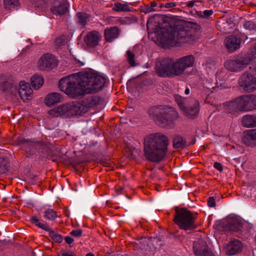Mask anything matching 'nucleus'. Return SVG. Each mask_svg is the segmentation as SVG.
<instances>
[{
	"mask_svg": "<svg viewBox=\"0 0 256 256\" xmlns=\"http://www.w3.org/2000/svg\"><path fill=\"white\" fill-rule=\"evenodd\" d=\"M31 84L34 89H38L41 87L44 84V79L41 76H34L31 78Z\"/></svg>",
	"mask_w": 256,
	"mask_h": 256,
	"instance_id": "obj_28",
	"label": "nucleus"
},
{
	"mask_svg": "<svg viewBox=\"0 0 256 256\" xmlns=\"http://www.w3.org/2000/svg\"><path fill=\"white\" fill-rule=\"evenodd\" d=\"M100 101V99L98 96H91L83 100L82 102H80V107L82 115L86 113L90 108L98 105Z\"/></svg>",
	"mask_w": 256,
	"mask_h": 256,
	"instance_id": "obj_16",
	"label": "nucleus"
},
{
	"mask_svg": "<svg viewBox=\"0 0 256 256\" xmlns=\"http://www.w3.org/2000/svg\"><path fill=\"white\" fill-rule=\"evenodd\" d=\"M252 52L256 54V45L254 46L252 49Z\"/></svg>",
	"mask_w": 256,
	"mask_h": 256,
	"instance_id": "obj_46",
	"label": "nucleus"
},
{
	"mask_svg": "<svg viewBox=\"0 0 256 256\" xmlns=\"http://www.w3.org/2000/svg\"><path fill=\"white\" fill-rule=\"evenodd\" d=\"M157 38L163 46H172L189 42L192 40V36L189 30L183 25H178L167 30H161Z\"/></svg>",
	"mask_w": 256,
	"mask_h": 256,
	"instance_id": "obj_4",
	"label": "nucleus"
},
{
	"mask_svg": "<svg viewBox=\"0 0 256 256\" xmlns=\"http://www.w3.org/2000/svg\"><path fill=\"white\" fill-rule=\"evenodd\" d=\"M86 256H95L94 254L92 252L88 253Z\"/></svg>",
	"mask_w": 256,
	"mask_h": 256,
	"instance_id": "obj_47",
	"label": "nucleus"
},
{
	"mask_svg": "<svg viewBox=\"0 0 256 256\" xmlns=\"http://www.w3.org/2000/svg\"><path fill=\"white\" fill-rule=\"evenodd\" d=\"M168 140L161 133L151 134L144 140V152L146 159L154 162L162 161L168 152Z\"/></svg>",
	"mask_w": 256,
	"mask_h": 256,
	"instance_id": "obj_3",
	"label": "nucleus"
},
{
	"mask_svg": "<svg viewBox=\"0 0 256 256\" xmlns=\"http://www.w3.org/2000/svg\"><path fill=\"white\" fill-rule=\"evenodd\" d=\"M64 240L66 242L69 244H72L74 241V239L69 236H66Z\"/></svg>",
	"mask_w": 256,
	"mask_h": 256,
	"instance_id": "obj_42",
	"label": "nucleus"
},
{
	"mask_svg": "<svg viewBox=\"0 0 256 256\" xmlns=\"http://www.w3.org/2000/svg\"><path fill=\"white\" fill-rule=\"evenodd\" d=\"M244 248L242 242L237 239H232L224 247L225 254L228 256H232L241 252Z\"/></svg>",
	"mask_w": 256,
	"mask_h": 256,
	"instance_id": "obj_14",
	"label": "nucleus"
},
{
	"mask_svg": "<svg viewBox=\"0 0 256 256\" xmlns=\"http://www.w3.org/2000/svg\"><path fill=\"white\" fill-rule=\"evenodd\" d=\"M244 27L250 30H256V22L252 21L246 22L244 24Z\"/></svg>",
	"mask_w": 256,
	"mask_h": 256,
	"instance_id": "obj_34",
	"label": "nucleus"
},
{
	"mask_svg": "<svg viewBox=\"0 0 256 256\" xmlns=\"http://www.w3.org/2000/svg\"><path fill=\"white\" fill-rule=\"evenodd\" d=\"M130 16H129V17H128L129 20L130 19Z\"/></svg>",
	"mask_w": 256,
	"mask_h": 256,
	"instance_id": "obj_54",
	"label": "nucleus"
},
{
	"mask_svg": "<svg viewBox=\"0 0 256 256\" xmlns=\"http://www.w3.org/2000/svg\"><path fill=\"white\" fill-rule=\"evenodd\" d=\"M4 7L6 9L12 10L16 8L18 4V0H3Z\"/></svg>",
	"mask_w": 256,
	"mask_h": 256,
	"instance_id": "obj_32",
	"label": "nucleus"
},
{
	"mask_svg": "<svg viewBox=\"0 0 256 256\" xmlns=\"http://www.w3.org/2000/svg\"><path fill=\"white\" fill-rule=\"evenodd\" d=\"M194 254L196 256H214L206 241L198 239L193 244Z\"/></svg>",
	"mask_w": 256,
	"mask_h": 256,
	"instance_id": "obj_13",
	"label": "nucleus"
},
{
	"mask_svg": "<svg viewBox=\"0 0 256 256\" xmlns=\"http://www.w3.org/2000/svg\"><path fill=\"white\" fill-rule=\"evenodd\" d=\"M172 146L174 148H184L186 146V141L180 136H176L172 142Z\"/></svg>",
	"mask_w": 256,
	"mask_h": 256,
	"instance_id": "obj_26",
	"label": "nucleus"
},
{
	"mask_svg": "<svg viewBox=\"0 0 256 256\" xmlns=\"http://www.w3.org/2000/svg\"><path fill=\"white\" fill-rule=\"evenodd\" d=\"M135 55L129 52V66H135L139 64V63L135 60Z\"/></svg>",
	"mask_w": 256,
	"mask_h": 256,
	"instance_id": "obj_35",
	"label": "nucleus"
},
{
	"mask_svg": "<svg viewBox=\"0 0 256 256\" xmlns=\"http://www.w3.org/2000/svg\"><path fill=\"white\" fill-rule=\"evenodd\" d=\"M240 40L234 36H228L224 40L225 46L230 52H232L240 48Z\"/></svg>",
	"mask_w": 256,
	"mask_h": 256,
	"instance_id": "obj_19",
	"label": "nucleus"
},
{
	"mask_svg": "<svg viewBox=\"0 0 256 256\" xmlns=\"http://www.w3.org/2000/svg\"><path fill=\"white\" fill-rule=\"evenodd\" d=\"M69 4L66 0L54 2L50 6V11L54 15L62 16L68 10Z\"/></svg>",
	"mask_w": 256,
	"mask_h": 256,
	"instance_id": "obj_17",
	"label": "nucleus"
},
{
	"mask_svg": "<svg viewBox=\"0 0 256 256\" xmlns=\"http://www.w3.org/2000/svg\"><path fill=\"white\" fill-rule=\"evenodd\" d=\"M126 88H128V82H127L126 84Z\"/></svg>",
	"mask_w": 256,
	"mask_h": 256,
	"instance_id": "obj_51",
	"label": "nucleus"
},
{
	"mask_svg": "<svg viewBox=\"0 0 256 256\" xmlns=\"http://www.w3.org/2000/svg\"><path fill=\"white\" fill-rule=\"evenodd\" d=\"M30 222L36 226L46 231L49 232V236L52 240L56 242H61L62 240V238L61 235L56 233L54 230H52L50 226L42 222L36 216H32L30 218Z\"/></svg>",
	"mask_w": 256,
	"mask_h": 256,
	"instance_id": "obj_12",
	"label": "nucleus"
},
{
	"mask_svg": "<svg viewBox=\"0 0 256 256\" xmlns=\"http://www.w3.org/2000/svg\"><path fill=\"white\" fill-rule=\"evenodd\" d=\"M195 58L192 55H188L176 60L164 58L156 62V72L158 76L172 78L182 74L189 68L193 66Z\"/></svg>",
	"mask_w": 256,
	"mask_h": 256,
	"instance_id": "obj_2",
	"label": "nucleus"
},
{
	"mask_svg": "<svg viewBox=\"0 0 256 256\" xmlns=\"http://www.w3.org/2000/svg\"><path fill=\"white\" fill-rule=\"evenodd\" d=\"M126 54L128 56V51L126 52Z\"/></svg>",
	"mask_w": 256,
	"mask_h": 256,
	"instance_id": "obj_52",
	"label": "nucleus"
},
{
	"mask_svg": "<svg viewBox=\"0 0 256 256\" xmlns=\"http://www.w3.org/2000/svg\"><path fill=\"white\" fill-rule=\"evenodd\" d=\"M225 110L234 114L239 112H248L256 110V95L252 94L240 96L233 100L224 104Z\"/></svg>",
	"mask_w": 256,
	"mask_h": 256,
	"instance_id": "obj_6",
	"label": "nucleus"
},
{
	"mask_svg": "<svg viewBox=\"0 0 256 256\" xmlns=\"http://www.w3.org/2000/svg\"><path fill=\"white\" fill-rule=\"evenodd\" d=\"M106 79L94 72H78L60 78V90L72 98L95 94L104 87Z\"/></svg>",
	"mask_w": 256,
	"mask_h": 256,
	"instance_id": "obj_1",
	"label": "nucleus"
},
{
	"mask_svg": "<svg viewBox=\"0 0 256 256\" xmlns=\"http://www.w3.org/2000/svg\"><path fill=\"white\" fill-rule=\"evenodd\" d=\"M196 214L186 208H176L174 222L181 230H192L196 228Z\"/></svg>",
	"mask_w": 256,
	"mask_h": 256,
	"instance_id": "obj_8",
	"label": "nucleus"
},
{
	"mask_svg": "<svg viewBox=\"0 0 256 256\" xmlns=\"http://www.w3.org/2000/svg\"><path fill=\"white\" fill-rule=\"evenodd\" d=\"M56 66L57 61L55 56L50 54L43 55L38 62V66L41 70H44L47 68H52Z\"/></svg>",
	"mask_w": 256,
	"mask_h": 256,
	"instance_id": "obj_15",
	"label": "nucleus"
},
{
	"mask_svg": "<svg viewBox=\"0 0 256 256\" xmlns=\"http://www.w3.org/2000/svg\"><path fill=\"white\" fill-rule=\"evenodd\" d=\"M148 114L157 124L162 128H172L174 121L178 118V114L174 108L164 106L150 108Z\"/></svg>",
	"mask_w": 256,
	"mask_h": 256,
	"instance_id": "obj_5",
	"label": "nucleus"
},
{
	"mask_svg": "<svg viewBox=\"0 0 256 256\" xmlns=\"http://www.w3.org/2000/svg\"><path fill=\"white\" fill-rule=\"evenodd\" d=\"M156 6V3L155 2H150V7L148 8V10H147V12H150L152 11H154V8Z\"/></svg>",
	"mask_w": 256,
	"mask_h": 256,
	"instance_id": "obj_41",
	"label": "nucleus"
},
{
	"mask_svg": "<svg viewBox=\"0 0 256 256\" xmlns=\"http://www.w3.org/2000/svg\"><path fill=\"white\" fill-rule=\"evenodd\" d=\"M242 125L246 128L256 126V116L246 115L242 118Z\"/></svg>",
	"mask_w": 256,
	"mask_h": 256,
	"instance_id": "obj_25",
	"label": "nucleus"
},
{
	"mask_svg": "<svg viewBox=\"0 0 256 256\" xmlns=\"http://www.w3.org/2000/svg\"><path fill=\"white\" fill-rule=\"evenodd\" d=\"M227 226L230 231L238 232L242 230V224L236 218H230L227 220Z\"/></svg>",
	"mask_w": 256,
	"mask_h": 256,
	"instance_id": "obj_22",
	"label": "nucleus"
},
{
	"mask_svg": "<svg viewBox=\"0 0 256 256\" xmlns=\"http://www.w3.org/2000/svg\"><path fill=\"white\" fill-rule=\"evenodd\" d=\"M197 2L196 0L188 1L186 2V6L188 8H192L194 6V3Z\"/></svg>",
	"mask_w": 256,
	"mask_h": 256,
	"instance_id": "obj_40",
	"label": "nucleus"
},
{
	"mask_svg": "<svg viewBox=\"0 0 256 256\" xmlns=\"http://www.w3.org/2000/svg\"><path fill=\"white\" fill-rule=\"evenodd\" d=\"M190 92V89L188 88H186V90H185V92H184V93L186 94H189Z\"/></svg>",
	"mask_w": 256,
	"mask_h": 256,
	"instance_id": "obj_45",
	"label": "nucleus"
},
{
	"mask_svg": "<svg viewBox=\"0 0 256 256\" xmlns=\"http://www.w3.org/2000/svg\"><path fill=\"white\" fill-rule=\"evenodd\" d=\"M63 97L58 92H52L46 95L45 98V104L48 106H51L56 104L62 101Z\"/></svg>",
	"mask_w": 256,
	"mask_h": 256,
	"instance_id": "obj_21",
	"label": "nucleus"
},
{
	"mask_svg": "<svg viewBox=\"0 0 256 256\" xmlns=\"http://www.w3.org/2000/svg\"><path fill=\"white\" fill-rule=\"evenodd\" d=\"M128 154H129V157L132 156V152L131 150L129 149V153H128Z\"/></svg>",
	"mask_w": 256,
	"mask_h": 256,
	"instance_id": "obj_48",
	"label": "nucleus"
},
{
	"mask_svg": "<svg viewBox=\"0 0 256 256\" xmlns=\"http://www.w3.org/2000/svg\"><path fill=\"white\" fill-rule=\"evenodd\" d=\"M112 10L116 12H127L128 11V6L126 4L120 2H115Z\"/></svg>",
	"mask_w": 256,
	"mask_h": 256,
	"instance_id": "obj_31",
	"label": "nucleus"
},
{
	"mask_svg": "<svg viewBox=\"0 0 256 256\" xmlns=\"http://www.w3.org/2000/svg\"><path fill=\"white\" fill-rule=\"evenodd\" d=\"M44 218L48 220H54L57 217V213L52 208H47L44 212Z\"/></svg>",
	"mask_w": 256,
	"mask_h": 256,
	"instance_id": "obj_29",
	"label": "nucleus"
},
{
	"mask_svg": "<svg viewBox=\"0 0 256 256\" xmlns=\"http://www.w3.org/2000/svg\"><path fill=\"white\" fill-rule=\"evenodd\" d=\"M70 234L74 237L78 238L82 234V230L80 229L74 230L70 232Z\"/></svg>",
	"mask_w": 256,
	"mask_h": 256,
	"instance_id": "obj_37",
	"label": "nucleus"
},
{
	"mask_svg": "<svg viewBox=\"0 0 256 256\" xmlns=\"http://www.w3.org/2000/svg\"><path fill=\"white\" fill-rule=\"evenodd\" d=\"M119 30L117 27H111L104 30V37L106 41L112 42L119 35Z\"/></svg>",
	"mask_w": 256,
	"mask_h": 256,
	"instance_id": "obj_23",
	"label": "nucleus"
},
{
	"mask_svg": "<svg viewBox=\"0 0 256 256\" xmlns=\"http://www.w3.org/2000/svg\"><path fill=\"white\" fill-rule=\"evenodd\" d=\"M132 20H136V18H134V17L132 16Z\"/></svg>",
	"mask_w": 256,
	"mask_h": 256,
	"instance_id": "obj_50",
	"label": "nucleus"
},
{
	"mask_svg": "<svg viewBox=\"0 0 256 256\" xmlns=\"http://www.w3.org/2000/svg\"><path fill=\"white\" fill-rule=\"evenodd\" d=\"M174 99L180 108L183 111L184 114L188 118H194L196 117L199 112V102L194 100L192 106L187 108L185 106L186 100L179 95H175Z\"/></svg>",
	"mask_w": 256,
	"mask_h": 256,
	"instance_id": "obj_10",
	"label": "nucleus"
},
{
	"mask_svg": "<svg viewBox=\"0 0 256 256\" xmlns=\"http://www.w3.org/2000/svg\"><path fill=\"white\" fill-rule=\"evenodd\" d=\"M19 95L24 101L28 100L32 93L28 83L22 81L20 82Z\"/></svg>",
	"mask_w": 256,
	"mask_h": 256,
	"instance_id": "obj_20",
	"label": "nucleus"
},
{
	"mask_svg": "<svg viewBox=\"0 0 256 256\" xmlns=\"http://www.w3.org/2000/svg\"><path fill=\"white\" fill-rule=\"evenodd\" d=\"M65 43V40L63 36H60L57 38L54 41V44L56 46H60L64 45Z\"/></svg>",
	"mask_w": 256,
	"mask_h": 256,
	"instance_id": "obj_36",
	"label": "nucleus"
},
{
	"mask_svg": "<svg viewBox=\"0 0 256 256\" xmlns=\"http://www.w3.org/2000/svg\"><path fill=\"white\" fill-rule=\"evenodd\" d=\"M101 38V34L98 32L93 30L86 34L84 41L88 46L94 48L98 45Z\"/></svg>",
	"mask_w": 256,
	"mask_h": 256,
	"instance_id": "obj_18",
	"label": "nucleus"
},
{
	"mask_svg": "<svg viewBox=\"0 0 256 256\" xmlns=\"http://www.w3.org/2000/svg\"><path fill=\"white\" fill-rule=\"evenodd\" d=\"M242 140L248 146H250L252 144V140H256V129L248 130L246 132Z\"/></svg>",
	"mask_w": 256,
	"mask_h": 256,
	"instance_id": "obj_24",
	"label": "nucleus"
},
{
	"mask_svg": "<svg viewBox=\"0 0 256 256\" xmlns=\"http://www.w3.org/2000/svg\"><path fill=\"white\" fill-rule=\"evenodd\" d=\"M253 60L254 56L252 54H240L226 60L224 65L226 69L229 71L238 72L242 71Z\"/></svg>",
	"mask_w": 256,
	"mask_h": 256,
	"instance_id": "obj_9",
	"label": "nucleus"
},
{
	"mask_svg": "<svg viewBox=\"0 0 256 256\" xmlns=\"http://www.w3.org/2000/svg\"><path fill=\"white\" fill-rule=\"evenodd\" d=\"M88 18V15L84 12H79L76 15L77 23L82 28L86 25Z\"/></svg>",
	"mask_w": 256,
	"mask_h": 256,
	"instance_id": "obj_27",
	"label": "nucleus"
},
{
	"mask_svg": "<svg viewBox=\"0 0 256 256\" xmlns=\"http://www.w3.org/2000/svg\"><path fill=\"white\" fill-rule=\"evenodd\" d=\"M176 6V4L174 2H168L165 4V8H172Z\"/></svg>",
	"mask_w": 256,
	"mask_h": 256,
	"instance_id": "obj_43",
	"label": "nucleus"
},
{
	"mask_svg": "<svg viewBox=\"0 0 256 256\" xmlns=\"http://www.w3.org/2000/svg\"><path fill=\"white\" fill-rule=\"evenodd\" d=\"M128 10H129V12H130V11L132 10V9L130 8V7L129 6Z\"/></svg>",
	"mask_w": 256,
	"mask_h": 256,
	"instance_id": "obj_49",
	"label": "nucleus"
},
{
	"mask_svg": "<svg viewBox=\"0 0 256 256\" xmlns=\"http://www.w3.org/2000/svg\"><path fill=\"white\" fill-rule=\"evenodd\" d=\"M140 1L136 0V1H132V2H129V5H132V6H136L137 4H139Z\"/></svg>",
	"mask_w": 256,
	"mask_h": 256,
	"instance_id": "obj_44",
	"label": "nucleus"
},
{
	"mask_svg": "<svg viewBox=\"0 0 256 256\" xmlns=\"http://www.w3.org/2000/svg\"><path fill=\"white\" fill-rule=\"evenodd\" d=\"M80 102H70L63 104L48 112V114L52 117H61L64 118L82 116Z\"/></svg>",
	"mask_w": 256,
	"mask_h": 256,
	"instance_id": "obj_7",
	"label": "nucleus"
},
{
	"mask_svg": "<svg viewBox=\"0 0 256 256\" xmlns=\"http://www.w3.org/2000/svg\"><path fill=\"white\" fill-rule=\"evenodd\" d=\"M238 84L245 92H252L256 90V78L250 72L242 74L238 78Z\"/></svg>",
	"mask_w": 256,
	"mask_h": 256,
	"instance_id": "obj_11",
	"label": "nucleus"
},
{
	"mask_svg": "<svg viewBox=\"0 0 256 256\" xmlns=\"http://www.w3.org/2000/svg\"><path fill=\"white\" fill-rule=\"evenodd\" d=\"M207 202L208 205L210 207H214L216 206V200L214 197H209Z\"/></svg>",
	"mask_w": 256,
	"mask_h": 256,
	"instance_id": "obj_38",
	"label": "nucleus"
},
{
	"mask_svg": "<svg viewBox=\"0 0 256 256\" xmlns=\"http://www.w3.org/2000/svg\"><path fill=\"white\" fill-rule=\"evenodd\" d=\"M206 90L210 92V89L208 88V89H206Z\"/></svg>",
	"mask_w": 256,
	"mask_h": 256,
	"instance_id": "obj_53",
	"label": "nucleus"
},
{
	"mask_svg": "<svg viewBox=\"0 0 256 256\" xmlns=\"http://www.w3.org/2000/svg\"><path fill=\"white\" fill-rule=\"evenodd\" d=\"M212 10H205L204 11H196V14L199 18H208L213 14Z\"/></svg>",
	"mask_w": 256,
	"mask_h": 256,
	"instance_id": "obj_33",
	"label": "nucleus"
},
{
	"mask_svg": "<svg viewBox=\"0 0 256 256\" xmlns=\"http://www.w3.org/2000/svg\"><path fill=\"white\" fill-rule=\"evenodd\" d=\"M10 167L7 158L0 157V174L6 173Z\"/></svg>",
	"mask_w": 256,
	"mask_h": 256,
	"instance_id": "obj_30",
	"label": "nucleus"
},
{
	"mask_svg": "<svg viewBox=\"0 0 256 256\" xmlns=\"http://www.w3.org/2000/svg\"><path fill=\"white\" fill-rule=\"evenodd\" d=\"M214 167L220 172L223 170V167L221 164L218 162H215L214 164Z\"/></svg>",
	"mask_w": 256,
	"mask_h": 256,
	"instance_id": "obj_39",
	"label": "nucleus"
}]
</instances>
